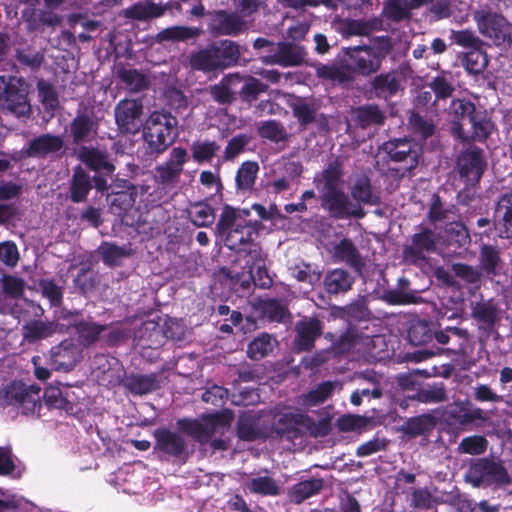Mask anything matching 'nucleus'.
I'll use <instances>...</instances> for the list:
<instances>
[{
  "mask_svg": "<svg viewBox=\"0 0 512 512\" xmlns=\"http://www.w3.org/2000/svg\"><path fill=\"white\" fill-rule=\"evenodd\" d=\"M392 48L390 39L379 45H357L342 48L333 62L316 66L318 78L339 85L355 81L356 76L370 77L379 72Z\"/></svg>",
  "mask_w": 512,
  "mask_h": 512,
  "instance_id": "1",
  "label": "nucleus"
},
{
  "mask_svg": "<svg viewBox=\"0 0 512 512\" xmlns=\"http://www.w3.org/2000/svg\"><path fill=\"white\" fill-rule=\"evenodd\" d=\"M344 175L343 159L337 156L314 176L313 184L319 193L321 208L335 220L362 219L366 211L344 191Z\"/></svg>",
  "mask_w": 512,
  "mask_h": 512,
  "instance_id": "2",
  "label": "nucleus"
},
{
  "mask_svg": "<svg viewBox=\"0 0 512 512\" xmlns=\"http://www.w3.org/2000/svg\"><path fill=\"white\" fill-rule=\"evenodd\" d=\"M447 113L452 121V134L462 142H485L494 129L487 111L466 98L452 99Z\"/></svg>",
  "mask_w": 512,
  "mask_h": 512,
  "instance_id": "3",
  "label": "nucleus"
},
{
  "mask_svg": "<svg viewBox=\"0 0 512 512\" xmlns=\"http://www.w3.org/2000/svg\"><path fill=\"white\" fill-rule=\"evenodd\" d=\"M240 46L236 41L224 39L209 43L191 53L189 63L193 70L204 73L222 72L239 65Z\"/></svg>",
  "mask_w": 512,
  "mask_h": 512,
  "instance_id": "4",
  "label": "nucleus"
},
{
  "mask_svg": "<svg viewBox=\"0 0 512 512\" xmlns=\"http://www.w3.org/2000/svg\"><path fill=\"white\" fill-rule=\"evenodd\" d=\"M271 429L279 438L294 442L307 436H327L331 431V422L328 418L315 421L306 413L285 412L274 416Z\"/></svg>",
  "mask_w": 512,
  "mask_h": 512,
  "instance_id": "5",
  "label": "nucleus"
},
{
  "mask_svg": "<svg viewBox=\"0 0 512 512\" xmlns=\"http://www.w3.org/2000/svg\"><path fill=\"white\" fill-rule=\"evenodd\" d=\"M177 118L168 111H153L143 128L146 154L158 157L163 154L177 138Z\"/></svg>",
  "mask_w": 512,
  "mask_h": 512,
  "instance_id": "6",
  "label": "nucleus"
},
{
  "mask_svg": "<svg viewBox=\"0 0 512 512\" xmlns=\"http://www.w3.org/2000/svg\"><path fill=\"white\" fill-rule=\"evenodd\" d=\"M466 479L474 487L500 488L512 483V478L501 461L487 457L479 458L470 465Z\"/></svg>",
  "mask_w": 512,
  "mask_h": 512,
  "instance_id": "7",
  "label": "nucleus"
},
{
  "mask_svg": "<svg viewBox=\"0 0 512 512\" xmlns=\"http://www.w3.org/2000/svg\"><path fill=\"white\" fill-rule=\"evenodd\" d=\"M41 388L35 384H26L23 381H12L4 389L3 400L9 406L21 409L24 415H40Z\"/></svg>",
  "mask_w": 512,
  "mask_h": 512,
  "instance_id": "8",
  "label": "nucleus"
},
{
  "mask_svg": "<svg viewBox=\"0 0 512 512\" xmlns=\"http://www.w3.org/2000/svg\"><path fill=\"white\" fill-rule=\"evenodd\" d=\"M456 167L467 190L478 187L487 169L484 150L478 146H469L462 150L457 157Z\"/></svg>",
  "mask_w": 512,
  "mask_h": 512,
  "instance_id": "9",
  "label": "nucleus"
},
{
  "mask_svg": "<svg viewBox=\"0 0 512 512\" xmlns=\"http://www.w3.org/2000/svg\"><path fill=\"white\" fill-rule=\"evenodd\" d=\"M385 156V160L393 162L398 166L394 169L404 172H410L415 169L419 163L420 149L417 144L407 138L391 139L384 142L380 147Z\"/></svg>",
  "mask_w": 512,
  "mask_h": 512,
  "instance_id": "10",
  "label": "nucleus"
},
{
  "mask_svg": "<svg viewBox=\"0 0 512 512\" xmlns=\"http://www.w3.org/2000/svg\"><path fill=\"white\" fill-rule=\"evenodd\" d=\"M474 20L479 32L496 46H511V26L504 16L492 11H476Z\"/></svg>",
  "mask_w": 512,
  "mask_h": 512,
  "instance_id": "11",
  "label": "nucleus"
},
{
  "mask_svg": "<svg viewBox=\"0 0 512 512\" xmlns=\"http://www.w3.org/2000/svg\"><path fill=\"white\" fill-rule=\"evenodd\" d=\"M437 249V234L426 226H419V231L410 238V243L403 247L404 260L415 266H421L428 260V255Z\"/></svg>",
  "mask_w": 512,
  "mask_h": 512,
  "instance_id": "12",
  "label": "nucleus"
},
{
  "mask_svg": "<svg viewBox=\"0 0 512 512\" xmlns=\"http://www.w3.org/2000/svg\"><path fill=\"white\" fill-rule=\"evenodd\" d=\"M143 103L140 99H122L114 108L115 123L122 135H136L143 126Z\"/></svg>",
  "mask_w": 512,
  "mask_h": 512,
  "instance_id": "13",
  "label": "nucleus"
},
{
  "mask_svg": "<svg viewBox=\"0 0 512 512\" xmlns=\"http://www.w3.org/2000/svg\"><path fill=\"white\" fill-rule=\"evenodd\" d=\"M20 80L0 76V105L16 117H27L31 113L27 94L18 87Z\"/></svg>",
  "mask_w": 512,
  "mask_h": 512,
  "instance_id": "14",
  "label": "nucleus"
},
{
  "mask_svg": "<svg viewBox=\"0 0 512 512\" xmlns=\"http://www.w3.org/2000/svg\"><path fill=\"white\" fill-rule=\"evenodd\" d=\"M99 134V121L93 111L87 108L78 109L69 124V136L74 145L90 144Z\"/></svg>",
  "mask_w": 512,
  "mask_h": 512,
  "instance_id": "15",
  "label": "nucleus"
},
{
  "mask_svg": "<svg viewBox=\"0 0 512 512\" xmlns=\"http://www.w3.org/2000/svg\"><path fill=\"white\" fill-rule=\"evenodd\" d=\"M208 31L214 37L238 36L246 30V21L236 12L227 10L208 11Z\"/></svg>",
  "mask_w": 512,
  "mask_h": 512,
  "instance_id": "16",
  "label": "nucleus"
},
{
  "mask_svg": "<svg viewBox=\"0 0 512 512\" xmlns=\"http://www.w3.org/2000/svg\"><path fill=\"white\" fill-rule=\"evenodd\" d=\"M22 21L26 32L33 35H42L48 30L51 32L60 26L62 16L52 11L50 8H25L22 10Z\"/></svg>",
  "mask_w": 512,
  "mask_h": 512,
  "instance_id": "17",
  "label": "nucleus"
},
{
  "mask_svg": "<svg viewBox=\"0 0 512 512\" xmlns=\"http://www.w3.org/2000/svg\"><path fill=\"white\" fill-rule=\"evenodd\" d=\"M306 56L305 47L293 42H279L270 50L269 54L262 57V62L282 67H295L302 65Z\"/></svg>",
  "mask_w": 512,
  "mask_h": 512,
  "instance_id": "18",
  "label": "nucleus"
},
{
  "mask_svg": "<svg viewBox=\"0 0 512 512\" xmlns=\"http://www.w3.org/2000/svg\"><path fill=\"white\" fill-rule=\"evenodd\" d=\"M294 349L297 352H309L323 333V322L317 317H304L295 325Z\"/></svg>",
  "mask_w": 512,
  "mask_h": 512,
  "instance_id": "19",
  "label": "nucleus"
},
{
  "mask_svg": "<svg viewBox=\"0 0 512 512\" xmlns=\"http://www.w3.org/2000/svg\"><path fill=\"white\" fill-rule=\"evenodd\" d=\"M401 88L399 74L392 70L376 74L366 86V94L388 101L396 96Z\"/></svg>",
  "mask_w": 512,
  "mask_h": 512,
  "instance_id": "20",
  "label": "nucleus"
},
{
  "mask_svg": "<svg viewBox=\"0 0 512 512\" xmlns=\"http://www.w3.org/2000/svg\"><path fill=\"white\" fill-rule=\"evenodd\" d=\"M187 156L188 153L185 148L174 147L169 154V158L156 167V181L162 185H169L176 181L183 171Z\"/></svg>",
  "mask_w": 512,
  "mask_h": 512,
  "instance_id": "21",
  "label": "nucleus"
},
{
  "mask_svg": "<svg viewBox=\"0 0 512 512\" xmlns=\"http://www.w3.org/2000/svg\"><path fill=\"white\" fill-rule=\"evenodd\" d=\"M261 226L259 221H239L238 224L222 238L225 246L232 251L241 253L242 248L255 240L258 236Z\"/></svg>",
  "mask_w": 512,
  "mask_h": 512,
  "instance_id": "22",
  "label": "nucleus"
},
{
  "mask_svg": "<svg viewBox=\"0 0 512 512\" xmlns=\"http://www.w3.org/2000/svg\"><path fill=\"white\" fill-rule=\"evenodd\" d=\"M478 267L488 280L499 277L505 267L501 249L497 245L482 244L479 247Z\"/></svg>",
  "mask_w": 512,
  "mask_h": 512,
  "instance_id": "23",
  "label": "nucleus"
},
{
  "mask_svg": "<svg viewBox=\"0 0 512 512\" xmlns=\"http://www.w3.org/2000/svg\"><path fill=\"white\" fill-rule=\"evenodd\" d=\"M471 406L472 405L469 401L455 402L448 406L445 411V419L447 423L458 427H465L476 420H480L482 422L487 421L488 416L481 408H472Z\"/></svg>",
  "mask_w": 512,
  "mask_h": 512,
  "instance_id": "24",
  "label": "nucleus"
},
{
  "mask_svg": "<svg viewBox=\"0 0 512 512\" xmlns=\"http://www.w3.org/2000/svg\"><path fill=\"white\" fill-rule=\"evenodd\" d=\"M155 438L154 450L174 458L185 454L187 444L182 435L167 428H158L153 433Z\"/></svg>",
  "mask_w": 512,
  "mask_h": 512,
  "instance_id": "25",
  "label": "nucleus"
},
{
  "mask_svg": "<svg viewBox=\"0 0 512 512\" xmlns=\"http://www.w3.org/2000/svg\"><path fill=\"white\" fill-rule=\"evenodd\" d=\"M64 145V140L60 135L45 133L31 139L24 154L29 158L44 159L51 154L60 152Z\"/></svg>",
  "mask_w": 512,
  "mask_h": 512,
  "instance_id": "26",
  "label": "nucleus"
},
{
  "mask_svg": "<svg viewBox=\"0 0 512 512\" xmlns=\"http://www.w3.org/2000/svg\"><path fill=\"white\" fill-rule=\"evenodd\" d=\"M471 316L479 324V328L488 334L501 320L499 305L493 298L476 302L472 306Z\"/></svg>",
  "mask_w": 512,
  "mask_h": 512,
  "instance_id": "27",
  "label": "nucleus"
},
{
  "mask_svg": "<svg viewBox=\"0 0 512 512\" xmlns=\"http://www.w3.org/2000/svg\"><path fill=\"white\" fill-rule=\"evenodd\" d=\"M332 257L334 262L345 263L358 275L363 274L365 261L351 239L343 238L335 244Z\"/></svg>",
  "mask_w": 512,
  "mask_h": 512,
  "instance_id": "28",
  "label": "nucleus"
},
{
  "mask_svg": "<svg viewBox=\"0 0 512 512\" xmlns=\"http://www.w3.org/2000/svg\"><path fill=\"white\" fill-rule=\"evenodd\" d=\"M379 340H381L380 335H364L363 331H360L358 328L349 325L346 331L339 336L333 345L334 348L341 353L349 352L357 345L365 346L366 350L370 352L371 349L376 346V342Z\"/></svg>",
  "mask_w": 512,
  "mask_h": 512,
  "instance_id": "29",
  "label": "nucleus"
},
{
  "mask_svg": "<svg viewBox=\"0 0 512 512\" xmlns=\"http://www.w3.org/2000/svg\"><path fill=\"white\" fill-rule=\"evenodd\" d=\"M78 159L94 172L111 175L115 171V166L110 162L107 151L98 147L82 145L78 152Z\"/></svg>",
  "mask_w": 512,
  "mask_h": 512,
  "instance_id": "30",
  "label": "nucleus"
},
{
  "mask_svg": "<svg viewBox=\"0 0 512 512\" xmlns=\"http://www.w3.org/2000/svg\"><path fill=\"white\" fill-rule=\"evenodd\" d=\"M80 351L71 340H64L51 349V364L55 370L71 371L80 360Z\"/></svg>",
  "mask_w": 512,
  "mask_h": 512,
  "instance_id": "31",
  "label": "nucleus"
},
{
  "mask_svg": "<svg viewBox=\"0 0 512 512\" xmlns=\"http://www.w3.org/2000/svg\"><path fill=\"white\" fill-rule=\"evenodd\" d=\"M355 283V277L346 269L335 268L326 272L323 288L328 295H340L350 291Z\"/></svg>",
  "mask_w": 512,
  "mask_h": 512,
  "instance_id": "32",
  "label": "nucleus"
},
{
  "mask_svg": "<svg viewBox=\"0 0 512 512\" xmlns=\"http://www.w3.org/2000/svg\"><path fill=\"white\" fill-rule=\"evenodd\" d=\"M122 384L126 390L135 396L150 394L160 388L157 373H131L124 377Z\"/></svg>",
  "mask_w": 512,
  "mask_h": 512,
  "instance_id": "33",
  "label": "nucleus"
},
{
  "mask_svg": "<svg viewBox=\"0 0 512 512\" xmlns=\"http://www.w3.org/2000/svg\"><path fill=\"white\" fill-rule=\"evenodd\" d=\"M243 77L239 73L225 75L219 83L210 86L209 94L214 102L222 106H230L237 97L236 92L232 91L230 86L241 82Z\"/></svg>",
  "mask_w": 512,
  "mask_h": 512,
  "instance_id": "34",
  "label": "nucleus"
},
{
  "mask_svg": "<svg viewBox=\"0 0 512 512\" xmlns=\"http://www.w3.org/2000/svg\"><path fill=\"white\" fill-rule=\"evenodd\" d=\"M92 188L93 184L90 175L81 165L75 166L69 185V199L73 203L84 202Z\"/></svg>",
  "mask_w": 512,
  "mask_h": 512,
  "instance_id": "35",
  "label": "nucleus"
},
{
  "mask_svg": "<svg viewBox=\"0 0 512 512\" xmlns=\"http://www.w3.org/2000/svg\"><path fill=\"white\" fill-rule=\"evenodd\" d=\"M166 10V6L156 4L150 0H145L143 2H137L124 9L123 16L130 20L147 21L163 16Z\"/></svg>",
  "mask_w": 512,
  "mask_h": 512,
  "instance_id": "36",
  "label": "nucleus"
},
{
  "mask_svg": "<svg viewBox=\"0 0 512 512\" xmlns=\"http://www.w3.org/2000/svg\"><path fill=\"white\" fill-rule=\"evenodd\" d=\"M351 199L355 204L365 205H379L380 197L374 193L371 180L367 175H360L356 177L351 186Z\"/></svg>",
  "mask_w": 512,
  "mask_h": 512,
  "instance_id": "37",
  "label": "nucleus"
},
{
  "mask_svg": "<svg viewBox=\"0 0 512 512\" xmlns=\"http://www.w3.org/2000/svg\"><path fill=\"white\" fill-rule=\"evenodd\" d=\"M385 120V112L377 104L360 105L354 110V121L361 129L381 126Z\"/></svg>",
  "mask_w": 512,
  "mask_h": 512,
  "instance_id": "38",
  "label": "nucleus"
},
{
  "mask_svg": "<svg viewBox=\"0 0 512 512\" xmlns=\"http://www.w3.org/2000/svg\"><path fill=\"white\" fill-rule=\"evenodd\" d=\"M324 487V480L313 477L294 484L289 491V498L295 504H301L305 500L320 493Z\"/></svg>",
  "mask_w": 512,
  "mask_h": 512,
  "instance_id": "39",
  "label": "nucleus"
},
{
  "mask_svg": "<svg viewBox=\"0 0 512 512\" xmlns=\"http://www.w3.org/2000/svg\"><path fill=\"white\" fill-rule=\"evenodd\" d=\"M380 26L381 20L379 19H371L369 21L347 19L340 23L338 32L346 38L351 36H368L372 31L380 29Z\"/></svg>",
  "mask_w": 512,
  "mask_h": 512,
  "instance_id": "40",
  "label": "nucleus"
},
{
  "mask_svg": "<svg viewBox=\"0 0 512 512\" xmlns=\"http://www.w3.org/2000/svg\"><path fill=\"white\" fill-rule=\"evenodd\" d=\"M455 215V205L446 203L442 197L433 193L430 199L427 219L431 224L449 221Z\"/></svg>",
  "mask_w": 512,
  "mask_h": 512,
  "instance_id": "41",
  "label": "nucleus"
},
{
  "mask_svg": "<svg viewBox=\"0 0 512 512\" xmlns=\"http://www.w3.org/2000/svg\"><path fill=\"white\" fill-rule=\"evenodd\" d=\"M230 420L231 415L228 412L215 413L213 415H210L208 418L209 425H205L199 422L196 425L194 433L192 434L191 437L201 444H207L212 439L214 428L217 425L224 426L228 424Z\"/></svg>",
  "mask_w": 512,
  "mask_h": 512,
  "instance_id": "42",
  "label": "nucleus"
},
{
  "mask_svg": "<svg viewBox=\"0 0 512 512\" xmlns=\"http://www.w3.org/2000/svg\"><path fill=\"white\" fill-rule=\"evenodd\" d=\"M58 330V323L32 320L23 325L24 338L32 343L53 336Z\"/></svg>",
  "mask_w": 512,
  "mask_h": 512,
  "instance_id": "43",
  "label": "nucleus"
},
{
  "mask_svg": "<svg viewBox=\"0 0 512 512\" xmlns=\"http://www.w3.org/2000/svg\"><path fill=\"white\" fill-rule=\"evenodd\" d=\"M236 435L240 440L254 442L264 438L259 429V420L252 414H242L236 424Z\"/></svg>",
  "mask_w": 512,
  "mask_h": 512,
  "instance_id": "44",
  "label": "nucleus"
},
{
  "mask_svg": "<svg viewBox=\"0 0 512 512\" xmlns=\"http://www.w3.org/2000/svg\"><path fill=\"white\" fill-rule=\"evenodd\" d=\"M202 33L203 30L199 27L178 25L161 30L157 38L160 41L187 42L189 40H196Z\"/></svg>",
  "mask_w": 512,
  "mask_h": 512,
  "instance_id": "45",
  "label": "nucleus"
},
{
  "mask_svg": "<svg viewBox=\"0 0 512 512\" xmlns=\"http://www.w3.org/2000/svg\"><path fill=\"white\" fill-rule=\"evenodd\" d=\"M489 63L488 55L480 47L464 53L461 65L468 74L478 76L483 74Z\"/></svg>",
  "mask_w": 512,
  "mask_h": 512,
  "instance_id": "46",
  "label": "nucleus"
},
{
  "mask_svg": "<svg viewBox=\"0 0 512 512\" xmlns=\"http://www.w3.org/2000/svg\"><path fill=\"white\" fill-rule=\"evenodd\" d=\"M73 328L80 344L90 346L98 341L101 333L107 329V326L92 321L80 320L73 324Z\"/></svg>",
  "mask_w": 512,
  "mask_h": 512,
  "instance_id": "47",
  "label": "nucleus"
},
{
  "mask_svg": "<svg viewBox=\"0 0 512 512\" xmlns=\"http://www.w3.org/2000/svg\"><path fill=\"white\" fill-rule=\"evenodd\" d=\"M408 126L411 133L420 140H427L436 131L433 119L422 116L419 112L411 111L408 118Z\"/></svg>",
  "mask_w": 512,
  "mask_h": 512,
  "instance_id": "48",
  "label": "nucleus"
},
{
  "mask_svg": "<svg viewBox=\"0 0 512 512\" xmlns=\"http://www.w3.org/2000/svg\"><path fill=\"white\" fill-rule=\"evenodd\" d=\"M209 199L197 201L191 205L189 212L191 222L197 227H210L216 218L215 209L209 204Z\"/></svg>",
  "mask_w": 512,
  "mask_h": 512,
  "instance_id": "49",
  "label": "nucleus"
},
{
  "mask_svg": "<svg viewBox=\"0 0 512 512\" xmlns=\"http://www.w3.org/2000/svg\"><path fill=\"white\" fill-rule=\"evenodd\" d=\"M259 165L256 161L243 162L236 172L235 182L238 191H250L253 189Z\"/></svg>",
  "mask_w": 512,
  "mask_h": 512,
  "instance_id": "50",
  "label": "nucleus"
},
{
  "mask_svg": "<svg viewBox=\"0 0 512 512\" xmlns=\"http://www.w3.org/2000/svg\"><path fill=\"white\" fill-rule=\"evenodd\" d=\"M246 488L251 494L261 496H278L280 494L277 481L270 476L251 478L246 482Z\"/></svg>",
  "mask_w": 512,
  "mask_h": 512,
  "instance_id": "51",
  "label": "nucleus"
},
{
  "mask_svg": "<svg viewBox=\"0 0 512 512\" xmlns=\"http://www.w3.org/2000/svg\"><path fill=\"white\" fill-rule=\"evenodd\" d=\"M220 148L215 140H196L191 145L192 158L197 163H210Z\"/></svg>",
  "mask_w": 512,
  "mask_h": 512,
  "instance_id": "52",
  "label": "nucleus"
},
{
  "mask_svg": "<svg viewBox=\"0 0 512 512\" xmlns=\"http://www.w3.org/2000/svg\"><path fill=\"white\" fill-rule=\"evenodd\" d=\"M408 339L414 346L426 345L434 339V330L429 322L418 320L409 327Z\"/></svg>",
  "mask_w": 512,
  "mask_h": 512,
  "instance_id": "53",
  "label": "nucleus"
},
{
  "mask_svg": "<svg viewBox=\"0 0 512 512\" xmlns=\"http://www.w3.org/2000/svg\"><path fill=\"white\" fill-rule=\"evenodd\" d=\"M258 135L274 143L286 142L289 135L285 127L276 120H266L259 124Z\"/></svg>",
  "mask_w": 512,
  "mask_h": 512,
  "instance_id": "54",
  "label": "nucleus"
},
{
  "mask_svg": "<svg viewBox=\"0 0 512 512\" xmlns=\"http://www.w3.org/2000/svg\"><path fill=\"white\" fill-rule=\"evenodd\" d=\"M411 400L421 403H441L447 400V392L443 383L429 385L419 389L414 395L409 396Z\"/></svg>",
  "mask_w": 512,
  "mask_h": 512,
  "instance_id": "55",
  "label": "nucleus"
},
{
  "mask_svg": "<svg viewBox=\"0 0 512 512\" xmlns=\"http://www.w3.org/2000/svg\"><path fill=\"white\" fill-rule=\"evenodd\" d=\"M451 270L457 278L467 284L475 285L476 288L480 287L481 280L484 277L478 266L474 267L467 263H453L451 265Z\"/></svg>",
  "mask_w": 512,
  "mask_h": 512,
  "instance_id": "56",
  "label": "nucleus"
},
{
  "mask_svg": "<svg viewBox=\"0 0 512 512\" xmlns=\"http://www.w3.org/2000/svg\"><path fill=\"white\" fill-rule=\"evenodd\" d=\"M267 89V84L253 76H248L238 95L242 102L251 104L255 102L262 93H265Z\"/></svg>",
  "mask_w": 512,
  "mask_h": 512,
  "instance_id": "57",
  "label": "nucleus"
},
{
  "mask_svg": "<svg viewBox=\"0 0 512 512\" xmlns=\"http://www.w3.org/2000/svg\"><path fill=\"white\" fill-rule=\"evenodd\" d=\"M98 250L103 263L109 267L119 265L122 258L130 255L125 247H120L113 242H103Z\"/></svg>",
  "mask_w": 512,
  "mask_h": 512,
  "instance_id": "58",
  "label": "nucleus"
},
{
  "mask_svg": "<svg viewBox=\"0 0 512 512\" xmlns=\"http://www.w3.org/2000/svg\"><path fill=\"white\" fill-rule=\"evenodd\" d=\"M335 389L332 381H324L319 383L314 389H311L303 395V404L306 406H316L325 402L331 397Z\"/></svg>",
  "mask_w": 512,
  "mask_h": 512,
  "instance_id": "59",
  "label": "nucleus"
},
{
  "mask_svg": "<svg viewBox=\"0 0 512 512\" xmlns=\"http://www.w3.org/2000/svg\"><path fill=\"white\" fill-rule=\"evenodd\" d=\"M119 78L133 92H141L148 88V78L137 69H121L118 72Z\"/></svg>",
  "mask_w": 512,
  "mask_h": 512,
  "instance_id": "60",
  "label": "nucleus"
},
{
  "mask_svg": "<svg viewBox=\"0 0 512 512\" xmlns=\"http://www.w3.org/2000/svg\"><path fill=\"white\" fill-rule=\"evenodd\" d=\"M252 139L253 137L246 133H240L233 136L225 147L223 161H233L240 154L244 153Z\"/></svg>",
  "mask_w": 512,
  "mask_h": 512,
  "instance_id": "61",
  "label": "nucleus"
},
{
  "mask_svg": "<svg viewBox=\"0 0 512 512\" xmlns=\"http://www.w3.org/2000/svg\"><path fill=\"white\" fill-rule=\"evenodd\" d=\"M382 15L395 23L411 18V12L403 0H386L383 4Z\"/></svg>",
  "mask_w": 512,
  "mask_h": 512,
  "instance_id": "62",
  "label": "nucleus"
},
{
  "mask_svg": "<svg viewBox=\"0 0 512 512\" xmlns=\"http://www.w3.org/2000/svg\"><path fill=\"white\" fill-rule=\"evenodd\" d=\"M238 216V210L236 208L225 204L216 224L215 233L223 238L238 224Z\"/></svg>",
  "mask_w": 512,
  "mask_h": 512,
  "instance_id": "63",
  "label": "nucleus"
},
{
  "mask_svg": "<svg viewBox=\"0 0 512 512\" xmlns=\"http://www.w3.org/2000/svg\"><path fill=\"white\" fill-rule=\"evenodd\" d=\"M273 351L272 337L262 333L252 340L247 348V355L253 360H260Z\"/></svg>",
  "mask_w": 512,
  "mask_h": 512,
  "instance_id": "64",
  "label": "nucleus"
}]
</instances>
